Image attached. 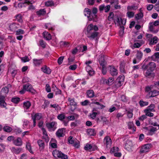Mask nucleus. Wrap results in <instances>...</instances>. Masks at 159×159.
<instances>
[{"instance_id": "f257e3e1", "label": "nucleus", "mask_w": 159, "mask_h": 159, "mask_svg": "<svg viewBox=\"0 0 159 159\" xmlns=\"http://www.w3.org/2000/svg\"><path fill=\"white\" fill-rule=\"evenodd\" d=\"M148 41V44L150 45H152L157 43L158 41V38L156 36H153L151 34H148L146 35Z\"/></svg>"}, {"instance_id": "f03ea898", "label": "nucleus", "mask_w": 159, "mask_h": 159, "mask_svg": "<svg viewBox=\"0 0 159 159\" xmlns=\"http://www.w3.org/2000/svg\"><path fill=\"white\" fill-rule=\"evenodd\" d=\"M52 154L53 156L56 158H61V159H68L67 155L63 153L61 151L57 150L53 151Z\"/></svg>"}, {"instance_id": "7ed1b4c3", "label": "nucleus", "mask_w": 159, "mask_h": 159, "mask_svg": "<svg viewBox=\"0 0 159 159\" xmlns=\"http://www.w3.org/2000/svg\"><path fill=\"white\" fill-rule=\"evenodd\" d=\"M152 145L150 143H147L142 146L140 152L141 153H144L148 152L152 147Z\"/></svg>"}, {"instance_id": "20e7f679", "label": "nucleus", "mask_w": 159, "mask_h": 159, "mask_svg": "<svg viewBox=\"0 0 159 159\" xmlns=\"http://www.w3.org/2000/svg\"><path fill=\"white\" fill-rule=\"evenodd\" d=\"M23 89L24 90L33 93H36V91L33 88L32 86L28 83L24 85L23 86Z\"/></svg>"}, {"instance_id": "39448f33", "label": "nucleus", "mask_w": 159, "mask_h": 159, "mask_svg": "<svg viewBox=\"0 0 159 159\" xmlns=\"http://www.w3.org/2000/svg\"><path fill=\"white\" fill-rule=\"evenodd\" d=\"M104 145H106L107 148H110L112 144V141L110 137L106 136L103 139Z\"/></svg>"}, {"instance_id": "423d86ee", "label": "nucleus", "mask_w": 159, "mask_h": 159, "mask_svg": "<svg viewBox=\"0 0 159 159\" xmlns=\"http://www.w3.org/2000/svg\"><path fill=\"white\" fill-rule=\"evenodd\" d=\"M114 21L115 23H117L120 25H125L126 22V19L124 18L117 17L114 19Z\"/></svg>"}, {"instance_id": "0eeeda50", "label": "nucleus", "mask_w": 159, "mask_h": 159, "mask_svg": "<svg viewBox=\"0 0 159 159\" xmlns=\"http://www.w3.org/2000/svg\"><path fill=\"white\" fill-rule=\"evenodd\" d=\"M57 123L54 121L47 123L46 126L49 129L54 130L57 128Z\"/></svg>"}, {"instance_id": "6e6552de", "label": "nucleus", "mask_w": 159, "mask_h": 159, "mask_svg": "<svg viewBox=\"0 0 159 159\" xmlns=\"http://www.w3.org/2000/svg\"><path fill=\"white\" fill-rule=\"evenodd\" d=\"M11 87V85L10 84H8L7 86L2 88L0 92L1 95H6L9 91V89Z\"/></svg>"}, {"instance_id": "1a4fd4ad", "label": "nucleus", "mask_w": 159, "mask_h": 159, "mask_svg": "<svg viewBox=\"0 0 159 159\" xmlns=\"http://www.w3.org/2000/svg\"><path fill=\"white\" fill-rule=\"evenodd\" d=\"M98 30V28L97 26H93V25L90 24L88 25L87 27V32L86 33H89L93 32L92 31L93 30H94V31H97Z\"/></svg>"}, {"instance_id": "9d476101", "label": "nucleus", "mask_w": 159, "mask_h": 159, "mask_svg": "<svg viewBox=\"0 0 159 159\" xmlns=\"http://www.w3.org/2000/svg\"><path fill=\"white\" fill-rule=\"evenodd\" d=\"M13 144L17 146H21L23 144L22 139L20 137H16L13 142Z\"/></svg>"}, {"instance_id": "9b49d317", "label": "nucleus", "mask_w": 159, "mask_h": 159, "mask_svg": "<svg viewBox=\"0 0 159 159\" xmlns=\"http://www.w3.org/2000/svg\"><path fill=\"white\" fill-rule=\"evenodd\" d=\"M65 128H61L58 129L56 132V136L59 137H63L65 135Z\"/></svg>"}, {"instance_id": "f8f14e48", "label": "nucleus", "mask_w": 159, "mask_h": 159, "mask_svg": "<svg viewBox=\"0 0 159 159\" xmlns=\"http://www.w3.org/2000/svg\"><path fill=\"white\" fill-rule=\"evenodd\" d=\"M41 118V114L39 113L36 114L34 116H32V119L33 120V127H34L36 124V120H39Z\"/></svg>"}, {"instance_id": "ddd939ff", "label": "nucleus", "mask_w": 159, "mask_h": 159, "mask_svg": "<svg viewBox=\"0 0 159 159\" xmlns=\"http://www.w3.org/2000/svg\"><path fill=\"white\" fill-rule=\"evenodd\" d=\"M132 142L130 140H127L125 146V148L128 151H131L132 150Z\"/></svg>"}, {"instance_id": "4468645a", "label": "nucleus", "mask_w": 159, "mask_h": 159, "mask_svg": "<svg viewBox=\"0 0 159 159\" xmlns=\"http://www.w3.org/2000/svg\"><path fill=\"white\" fill-rule=\"evenodd\" d=\"M87 37L90 39H93L97 37L98 35V33L94 31L89 33H86Z\"/></svg>"}, {"instance_id": "2eb2a0df", "label": "nucleus", "mask_w": 159, "mask_h": 159, "mask_svg": "<svg viewBox=\"0 0 159 159\" xmlns=\"http://www.w3.org/2000/svg\"><path fill=\"white\" fill-rule=\"evenodd\" d=\"M109 72L112 76L116 75L118 74V71L117 69L113 66H109Z\"/></svg>"}, {"instance_id": "dca6fc26", "label": "nucleus", "mask_w": 159, "mask_h": 159, "mask_svg": "<svg viewBox=\"0 0 159 159\" xmlns=\"http://www.w3.org/2000/svg\"><path fill=\"white\" fill-rule=\"evenodd\" d=\"M41 70L43 73L47 74H50L51 72V70L49 67L46 65L44 66L41 68Z\"/></svg>"}, {"instance_id": "f3484780", "label": "nucleus", "mask_w": 159, "mask_h": 159, "mask_svg": "<svg viewBox=\"0 0 159 159\" xmlns=\"http://www.w3.org/2000/svg\"><path fill=\"white\" fill-rule=\"evenodd\" d=\"M41 129L43 131V139L45 140L46 142H48L49 141V139L47 132L45 129L43 127L41 128Z\"/></svg>"}, {"instance_id": "a211bd4d", "label": "nucleus", "mask_w": 159, "mask_h": 159, "mask_svg": "<svg viewBox=\"0 0 159 159\" xmlns=\"http://www.w3.org/2000/svg\"><path fill=\"white\" fill-rule=\"evenodd\" d=\"M43 60L42 59H33V63L35 66H39L42 64Z\"/></svg>"}, {"instance_id": "6ab92c4d", "label": "nucleus", "mask_w": 159, "mask_h": 159, "mask_svg": "<svg viewBox=\"0 0 159 159\" xmlns=\"http://www.w3.org/2000/svg\"><path fill=\"white\" fill-rule=\"evenodd\" d=\"M145 75L149 78L154 77V76L153 71L149 69L147 70Z\"/></svg>"}, {"instance_id": "aec40b11", "label": "nucleus", "mask_w": 159, "mask_h": 159, "mask_svg": "<svg viewBox=\"0 0 159 159\" xmlns=\"http://www.w3.org/2000/svg\"><path fill=\"white\" fill-rule=\"evenodd\" d=\"M143 56V53L140 51H138L136 56L138 62H139L141 60Z\"/></svg>"}, {"instance_id": "412c9836", "label": "nucleus", "mask_w": 159, "mask_h": 159, "mask_svg": "<svg viewBox=\"0 0 159 159\" xmlns=\"http://www.w3.org/2000/svg\"><path fill=\"white\" fill-rule=\"evenodd\" d=\"M11 151L16 154H18L22 151V148H15V147H12L11 148Z\"/></svg>"}, {"instance_id": "4be33fe9", "label": "nucleus", "mask_w": 159, "mask_h": 159, "mask_svg": "<svg viewBox=\"0 0 159 159\" xmlns=\"http://www.w3.org/2000/svg\"><path fill=\"white\" fill-rule=\"evenodd\" d=\"M155 26L153 24V22L150 23L149 24L148 28L150 30V31L154 33H156L158 31V30H154V28Z\"/></svg>"}, {"instance_id": "5701e85b", "label": "nucleus", "mask_w": 159, "mask_h": 159, "mask_svg": "<svg viewBox=\"0 0 159 159\" xmlns=\"http://www.w3.org/2000/svg\"><path fill=\"white\" fill-rule=\"evenodd\" d=\"M99 61L101 66H104L105 65L106 62L104 59V56L103 55H101L100 57L99 58Z\"/></svg>"}, {"instance_id": "b1692460", "label": "nucleus", "mask_w": 159, "mask_h": 159, "mask_svg": "<svg viewBox=\"0 0 159 159\" xmlns=\"http://www.w3.org/2000/svg\"><path fill=\"white\" fill-rule=\"evenodd\" d=\"M43 36L44 38L46 40H49L51 39L52 36L51 35L50 33H49L48 32L45 31L43 32Z\"/></svg>"}, {"instance_id": "393cba45", "label": "nucleus", "mask_w": 159, "mask_h": 159, "mask_svg": "<svg viewBox=\"0 0 159 159\" xmlns=\"http://www.w3.org/2000/svg\"><path fill=\"white\" fill-rule=\"evenodd\" d=\"M39 147V149H43L44 148L45 144L44 142L41 140L39 139L37 141Z\"/></svg>"}, {"instance_id": "a878e982", "label": "nucleus", "mask_w": 159, "mask_h": 159, "mask_svg": "<svg viewBox=\"0 0 159 159\" xmlns=\"http://www.w3.org/2000/svg\"><path fill=\"white\" fill-rule=\"evenodd\" d=\"M159 95V91L156 90H153L149 92V95L150 97H154Z\"/></svg>"}, {"instance_id": "bb28decb", "label": "nucleus", "mask_w": 159, "mask_h": 159, "mask_svg": "<svg viewBox=\"0 0 159 159\" xmlns=\"http://www.w3.org/2000/svg\"><path fill=\"white\" fill-rule=\"evenodd\" d=\"M87 133L90 135L94 136L96 134V131L94 129H89L87 130Z\"/></svg>"}, {"instance_id": "cd10ccee", "label": "nucleus", "mask_w": 159, "mask_h": 159, "mask_svg": "<svg viewBox=\"0 0 159 159\" xmlns=\"http://www.w3.org/2000/svg\"><path fill=\"white\" fill-rule=\"evenodd\" d=\"M19 25L15 23H12L9 26V28L12 30H14L19 27Z\"/></svg>"}, {"instance_id": "c85d7f7f", "label": "nucleus", "mask_w": 159, "mask_h": 159, "mask_svg": "<svg viewBox=\"0 0 159 159\" xmlns=\"http://www.w3.org/2000/svg\"><path fill=\"white\" fill-rule=\"evenodd\" d=\"M84 15L88 18L91 17V12L90 9L88 8L85 9L84 11Z\"/></svg>"}, {"instance_id": "c756f323", "label": "nucleus", "mask_w": 159, "mask_h": 159, "mask_svg": "<svg viewBox=\"0 0 159 159\" xmlns=\"http://www.w3.org/2000/svg\"><path fill=\"white\" fill-rule=\"evenodd\" d=\"M31 106V102L29 101H26L23 103V107L25 110L28 109Z\"/></svg>"}, {"instance_id": "7c9ffc66", "label": "nucleus", "mask_w": 159, "mask_h": 159, "mask_svg": "<svg viewBox=\"0 0 159 159\" xmlns=\"http://www.w3.org/2000/svg\"><path fill=\"white\" fill-rule=\"evenodd\" d=\"M46 11L44 9H42L37 11L36 14L39 16H43L46 14Z\"/></svg>"}, {"instance_id": "2f4dec72", "label": "nucleus", "mask_w": 159, "mask_h": 159, "mask_svg": "<svg viewBox=\"0 0 159 159\" xmlns=\"http://www.w3.org/2000/svg\"><path fill=\"white\" fill-rule=\"evenodd\" d=\"M128 129H132L133 132H134L135 131V128L134 127V124L132 122H129L127 123Z\"/></svg>"}, {"instance_id": "473e14b6", "label": "nucleus", "mask_w": 159, "mask_h": 159, "mask_svg": "<svg viewBox=\"0 0 159 159\" xmlns=\"http://www.w3.org/2000/svg\"><path fill=\"white\" fill-rule=\"evenodd\" d=\"M157 130V129L156 128L152 127L148 130V134L149 135H152L154 133V132Z\"/></svg>"}, {"instance_id": "72a5a7b5", "label": "nucleus", "mask_w": 159, "mask_h": 159, "mask_svg": "<svg viewBox=\"0 0 159 159\" xmlns=\"http://www.w3.org/2000/svg\"><path fill=\"white\" fill-rule=\"evenodd\" d=\"M156 87L155 84L154 85H151L150 86H147L146 87L145 91L146 92H149H149L152 91V90L155 89Z\"/></svg>"}, {"instance_id": "f704fd0d", "label": "nucleus", "mask_w": 159, "mask_h": 159, "mask_svg": "<svg viewBox=\"0 0 159 159\" xmlns=\"http://www.w3.org/2000/svg\"><path fill=\"white\" fill-rule=\"evenodd\" d=\"M86 69L87 71L89 73V75H92L93 74H94V72L92 71V67L89 65L87 66L86 68Z\"/></svg>"}, {"instance_id": "c9c22d12", "label": "nucleus", "mask_w": 159, "mask_h": 159, "mask_svg": "<svg viewBox=\"0 0 159 159\" xmlns=\"http://www.w3.org/2000/svg\"><path fill=\"white\" fill-rule=\"evenodd\" d=\"M88 96L90 98L93 97L94 96V93L93 90H89L87 92Z\"/></svg>"}, {"instance_id": "e433bc0d", "label": "nucleus", "mask_w": 159, "mask_h": 159, "mask_svg": "<svg viewBox=\"0 0 159 159\" xmlns=\"http://www.w3.org/2000/svg\"><path fill=\"white\" fill-rule=\"evenodd\" d=\"M149 69L153 71L156 67L155 63L153 62H150L148 65Z\"/></svg>"}, {"instance_id": "4c0bfd02", "label": "nucleus", "mask_w": 159, "mask_h": 159, "mask_svg": "<svg viewBox=\"0 0 159 159\" xmlns=\"http://www.w3.org/2000/svg\"><path fill=\"white\" fill-rule=\"evenodd\" d=\"M15 17L18 22L20 23H21L23 22L22 16L21 14H17L15 16Z\"/></svg>"}, {"instance_id": "58836bf2", "label": "nucleus", "mask_w": 159, "mask_h": 159, "mask_svg": "<svg viewBox=\"0 0 159 159\" xmlns=\"http://www.w3.org/2000/svg\"><path fill=\"white\" fill-rule=\"evenodd\" d=\"M97 12V10L96 8H94L93 9L92 12L91 13V15L93 18H96L97 16L96 14Z\"/></svg>"}, {"instance_id": "ea45409f", "label": "nucleus", "mask_w": 159, "mask_h": 159, "mask_svg": "<svg viewBox=\"0 0 159 159\" xmlns=\"http://www.w3.org/2000/svg\"><path fill=\"white\" fill-rule=\"evenodd\" d=\"M138 8V7L137 6L134 5L131 6H129L127 7V9L128 11L132 10H135Z\"/></svg>"}, {"instance_id": "a19ab883", "label": "nucleus", "mask_w": 159, "mask_h": 159, "mask_svg": "<svg viewBox=\"0 0 159 159\" xmlns=\"http://www.w3.org/2000/svg\"><path fill=\"white\" fill-rule=\"evenodd\" d=\"M68 101L70 102V105L71 106H73L74 107L76 106V103L74 101V98H69Z\"/></svg>"}, {"instance_id": "79ce46f5", "label": "nucleus", "mask_w": 159, "mask_h": 159, "mask_svg": "<svg viewBox=\"0 0 159 159\" xmlns=\"http://www.w3.org/2000/svg\"><path fill=\"white\" fill-rule=\"evenodd\" d=\"M141 8L139 10L140 12L138 14H136L135 15V18L137 20H139L142 18L143 16V14L141 12Z\"/></svg>"}, {"instance_id": "37998d69", "label": "nucleus", "mask_w": 159, "mask_h": 159, "mask_svg": "<svg viewBox=\"0 0 159 159\" xmlns=\"http://www.w3.org/2000/svg\"><path fill=\"white\" fill-rule=\"evenodd\" d=\"M45 27L46 29L49 30H54L53 26L50 23H48L45 24Z\"/></svg>"}, {"instance_id": "c03bdc74", "label": "nucleus", "mask_w": 159, "mask_h": 159, "mask_svg": "<svg viewBox=\"0 0 159 159\" xmlns=\"http://www.w3.org/2000/svg\"><path fill=\"white\" fill-rule=\"evenodd\" d=\"M139 104L141 107H143L148 105V103L147 102L143 101V100H141L139 102Z\"/></svg>"}, {"instance_id": "a18cd8bd", "label": "nucleus", "mask_w": 159, "mask_h": 159, "mask_svg": "<svg viewBox=\"0 0 159 159\" xmlns=\"http://www.w3.org/2000/svg\"><path fill=\"white\" fill-rule=\"evenodd\" d=\"M4 130L7 132H10L12 131V129L11 128L7 126H5L3 128Z\"/></svg>"}, {"instance_id": "49530a36", "label": "nucleus", "mask_w": 159, "mask_h": 159, "mask_svg": "<svg viewBox=\"0 0 159 159\" xmlns=\"http://www.w3.org/2000/svg\"><path fill=\"white\" fill-rule=\"evenodd\" d=\"M134 15V13L132 11H128L126 13V16L129 18L133 17Z\"/></svg>"}, {"instance_id": "de8ad7c7", "label": "nucleus", "mask_w": 159, "mask_h": 159, "mask_svg": "<svg viewBox=\"0 0 159 159\" xmlns=\"http://www.w3.org/2000/svg\"><path fill=\"white\" fill-rule=\"evenodd\" d=\"M150 110H149L147 109L145 110V112L146 113V116H149L150 117H152L153 116V113L151 112Z\"/></svg>"}, {"instance_id": "09e8293b", "label": "nucleus", "mask_w": 159, "mask_h": 159, "mask_svg": "<svg viewBox=\"0 0 159 159\" xmlns=\"http://www.w3.org/2000/svg\"><path fill=\"white\" fill-rule=\"evenodd\" d=\"M92 103L96 104L98 106H100V107H98V108L100 109H102L105 107L104 106L101 104L100 103L98 102H93Z\"/></svg>"}, {"instance_id": "8fccbe9b", "label": "nucleus", "mask_w": 159, "mask_h": 159, "mask_svg": "<svg viewBox=\"0 0 159 159\" xmlns=\"http://www.w3.org/2000/svg\"><path fill=\"white\" fill-rule=\"evenodd\" d=\"M121 101L124 102H128V99L127 98L125 95H122L121 96Z\"/></svg>"}, {"instance_id": "3c124183", "label": "nucleus", "mask_w": 159, "mask_h": 159, "mask_svg": "<svg viewBox=\"0 0 159 159\" xmlns=\"http://www.w3.org/2000/svg\"><path fill=\"white\" fill-rule=\"evenodd\" d=\"M57 118L59 120L62 121L65 119V116L64 114H60L57 116Z\"/></svg>"}, {"instance_id": "603ef678", "label": "nucleus", "mask_w": 159, "mask_h": 159, "mask_svg": "<svg viewBox=\"0 0 159 159\" xmlns=\"http://www.w3.org/2000/svg\"><path fill=\"white\" fill-rule=\"evenodd\" d=\"M26 148L30 153H33L31 149V147L30 143H26Z\"/></svg>"}, {"instance_id": "864d4df0", "label": "nucleus", "mask_w": 159, "mask_h": 159, "mask_svg": "<svg viewBox=\"0 0 159 159\" xmlns=\"http://www.w3.org/2000/svg\"><path fill=\"white\" fill-rule=\"evenodd\" d=\"M119 151V148L118 147H113L110 150V152L111 153H116Z\"/></svg>"}, {"instance_id": "5fc2aeb1", "label": "nucleus", "mask_w": 159, "mask_h": 159, "mask_svg": "<svg viewBox=\"0 0 159 159\" xmlns=\"http://www.w3.org/2000/svg\"><path fill=\"white\" fill-rule=\"evenodd\" d=\"M24 33L25 32L23 30L20 29L16 31V35H20L24 34Z\"/></svg>"}, {"instance_id": "6e6d98bb", "label": "nucleus", "mask_w": 159, "mask_h": 159, "mask_svg": "<svg viewBox=\"0 0 159 159\" xmlns=\"http://www.w3.org/2000/svg\"><path fill=\"white\" fill-rule=\"evenodd\" d=\"M11 102L15 103H18L20 101V98H12L11 100Z\"/></svg>"}, {"instance_id": "4d7b16f0", "label": "nucleus", "mask_w": 159, "mask_h": 159, "mask_svg": "<svg viewBox=\"0 0 159 159\" xmlns=\"http://www.w3.org/2000/svg\"><path fill=\"white\" fill-rule=\"evenodd\" d=\"M40 45L43 48H45L46 46V43L42 40H41L39 41Z\"/></svg>"}, {"instance_id": "13d9d810", "label": "nucleus", "mask_w": 159, "mask_h": 159, "mask_svg": "<svg viewBox=\"0 0 159 159\" xmlns=\"http://www.w3.org/2000/svg\"><path fill=\"white\" fill-rule=\"evenodd\" d=\"M114 17V15L113 12H111L110 13L109 15L108 16V18L109 20L111 21L112 20H114L113 18Z\"/></svg>"}, {"instance_id": "bf43d9fd", "label": "nucleus", "mask_w": 159, "mask_h": 159, "mask_svg": "<svg viewBox=\"0 0 159 159\" xmlns=\"http://www.w3.org/2000/svg\"><path fill=\"white\" fill-rule=\"evenodd\" d=\"M155 107V105L154 104H151L148 107V108L147 109L149 110H150V111H152V112L154 111H155L154 109V108Z\"/></svg>"}, {"instance_id": "052dcab7", "label": "nucleus", "mask_w": 159, "mask_h": 159, "mask_svg": "<svg viewBox=\"0 0 159 159\" xmlns=\"http://www.w3.org/2000/svg\"><path fill=\"white\" fill-rule=\"evenodd\" d=\"M92 146L90 144H87L84 147V149L85 150H89L92 149Z\"/></svg>"}, {"instance_id": "680f3d73", "label": "nucleus", "mask_w": 159, "mask_h": 159, "mask_svg": "<svg viewBox=\"0 0 159 159\" xmlns=\"http://www.w3.org/2000/svg\"><path fill=\"white\" fill-rule=\"evenodd\" d=\"M152 125L154 126H157L158 127L159 129V120L157 119L155 120L152 123Z\"/></svg>"}, {"instance_id": "e2e57ef3", "label": "nucleus", "mask_w": 159, "mask_h": 159, "mask_svg": "<svg viewBox=\"0 0 159 159\" xmlns=\"http://www.w3.org/2000/svg\"><path fill=\"white\" fill-rule=\"evenodd\" d=\"M114 79L113 78H110L107 80L108 84L109 85H111L112 84L114 81Z\"/></svg>"}, {"instance_id": "0e129e2a", "label": "nucleus", "mask_w": 159, "mask_h": 159, "mask_svg": "<svg viewBox=\"0 0 159 159\" xmlns=\"http://www.w3.org/2000/svg\"><path fill=\"white\" fill-rule=\"evenodd\" d=\"M54 5V3L52 1H49L45 3V5L46 6L50 7Z\"/></svg>"}, {"instance_id": "69168bd1", "label": "nucleus", "mask_w": 159, "mask_h": 159, "mask_svg": "<svg viewBox=\"0 0 159 159\" xmlns=\"http://www.w3.org/2000/svg\"><path fill=\"white\" fill-rule=\"evenodd\" d=\"M7 105V103L5 101L0 102V106L2 108H5L6 109L7 108L6 107Z\"/></svg>"}, {"instance_id": "338daca9", "label": "nucleus", "mask_w": 159, "mask_h": 159, "mask_svg": "<svg viewBox=\"0 0 159 159\" xmlns=\"http://www.w3.org/2000/svg\"><path fill=\"white\" fill-rule=\"evenodd\" d=\"M73 144L75 148H78L80 146V142L78 140L75 141Z\"/></svg>"}, {"instance_id": "774afa93", "label": "nucleus", "mask_w": 159, "mask_h": 159, "mask_svg": "<svg viewBox=\"0 0 159 159\" xmlns=\"http://www.w3.org/2000/svg\"><path fill=\"white\" fill-rule=\"evenodd\" d=\"M64 58V57L63 56L60 57L58 58L57 60V62L59 65H61L62 63Z\"/></svg>"}]
</instances>
